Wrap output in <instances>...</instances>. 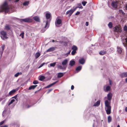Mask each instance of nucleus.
<instances>
[{
    "label": "nucleus",
    "mask_w": 127,
    "mask_h": 127,
    "mask_svg": "<svg viewBox=\"0 0 127 127\" xmlns=\"http://www.w3.org/2000/svg\"><path fill=\"white\" fill-rule=\"evenodd\" d=\"M4 48L5 45H2V46L1 48H0V57L2 56Z\"/></svg>",
    "instance_id": "9"
},
{
    "label": "nucleus",
    "mask_w": 127,
    "mask_h": 127,
    "mask_svg": "<svg viewBox=\"0 0 127 127\" xmlns=\"http://www.w3.org/2000/svg\"><path fill=\"white\" fill-rule=\"evenodd\" d=\"M125 110L126 112H127V107H126L125 108Z\"/></svg>",
    "instance_id": "62"
},
{
    "label": "nucleus",
    "mask_w": 127,
    "mask_h": 127,
    "mask_svg": "<svg viewBox=\"0 0 127 127\" xmlns=\"http://www.w3.org/2000/svg\"><path fill=\"white\" fill-rule=\"evenodd\" d=\"M64 75V74L62 73H58V78H60L62 77Z\"/></svg>",
    "instance_id": "29"
},
{
    "label": "nucleus",
    "mask_w": 127,
    "mask_h": 127,
    "mask_svg": "<svg viewBox=\"0 0 127 127\" xmlns=\"http://www.w3.org/2000/svg\"><path fill=\"white\" fill-rule=\"evenodd\" d=\"M40 54L38 52L36 53L35 55V58L36 59L37 58H38L39 57V56H40Z\"/></svg>",
    "instance_id": "27"
},
{
    "label": "nucleus",
    "mask_w": 127,
    "mask_h": 127,
    "mask_svg": "<svg viewBox=\"0 0 127 127\" xmlns=\"http://www.w3.org/2000/svg\"><path fill=\"white\" fill-rule=\"evenodd\" d=\"M120 76L122 77H124L127 76V72L123 73L120 74Z\"/></svg>",
    "instance_id": "21"
},
{
    "label": "nucleus",
    "mask_w": 127,
    "mask_h": 127,
    "mask_svg": "<svg viewBox=\"0 0 127 127\" xmlns=\"http://www.w3.org/2000/svg\"><path fill=\"white\" fill-rule=\"evenodd\" d=\"M48 28H45V26L44 27V29H42L41 30V32H44L46 30V29H47Z\"/></svg>",
    "instance_id": "40"
},
{
    "label": "nucleus",
    "mask_w": 127,
    "mask_h": 127,
    "mask_svg": "<svg viewBox=\"0 0 127 127\" xmlns=\"http://www.w3.org/2000/svg\"><path fill=\"white\" fill-rule=\"evenodd\" d=\"M58 81H57L56 82H55L51 84H50L49 85L47 86L46 87H45V88H49L50 87H51L53 85H54L57 82H58Z\"/></svg>",
    "instance_id": "17"
},
{
    "label": "nucleus",
    "mask_w": 127,
    "mask_h": 127,
    "mask_svg": "<svg viewBox=\"0 0 127 127\" xmlns=\"http://www.w3.org/2000/svg\"><path fill=\"white\" fill-rule=\"evenodd\" d=\"M13 102L11 101L9 102L8 103V105H10L11 104H12Z\"/></svg>",
    "instance_id": "53"
},
{
    "label": "nucleus",
    "mask_w": 127,
    "mask_h": 127,
    "mask_svg": "<svg viewBox=\"0 0 127 127\" xmlns=\"http://www.w3.org/2000/svg\"><path fill=\"white\" fill-rule=\"evenodd\" d=\"M118 2L116 1H112L111 3V5L114 9H116L118 7Z\"/></svg>",
    "instance_id": "5"
},
{
    "label": "nucleus",
    "mask_w": 127,
    "mask_h": 127,
    "mask_svg": "<svg viewBox=\"0 0 127 127\" xmlns=\"http://www.w3.org/2000/svg\"><path fill=\"white\" fill-rule=\"evenodd\" d=\"M55 50V47H52L47 50L46 51L47 52H51L54 51Z\"/></svg>",
    "instance_id": "13"
},
{
    "label": "nucleus",
    "mask_w": 127,
    "mask_h": 127,
    "mask_svg": "<svg viewBox=\"0 0 127 127\" xmlns=\"http://www.w3.org/2000/svg\"><path fill=\"white\" fill-rule=\"evenodd\" d=\"M75 10L76 8L71 9L67 11L66 13V14H69V16L70 17Z\"/></svg>",
    "instance_id": "8"
},
{
    "label": "nucleus",
    "mask_w": 127,
    "mask_h": 127,
    "mask_svg": "<svg viewBox=\"0 0 127 127\" xmlns=\"http://www.w3.org/2000/svg\"><path fill=\"white\" fill-rule=\"evenodd\" d=\"M23 21L26 22H30L32 21V19L30 18L23 19L22 20Z\"/></svg>",
    "instance_id": "10"
},
{
    "label": "nucleus",
    "mask_w": 127,
    "mask_h": 127,
    "mask_svg": "<svg viewBox=\"0 0 127 127\" xmlns=\"http://www.w3.org/2000/svg\"><path fill=\"white\" fill-rule=\"evenodd\" d=\"M5 121V120H4L2 121L0 123V126L2 125Z\"/></svg>",
    "instance_id": "46"
},
{
    "label": "nucleus",
    "mask_w": 127,
    "mask_h": 127,
    "mask_svg": "<svg viewBox=\"0 0 127 127\" xmlns=\"http://www.w3.org/2000/svg\"><path fill=\"white\" fill-rule=\"evenodd\" d=\"M117 51L118 52L120 53H121L122 51V49L119 47H117Z\"/></svg>",
    "instance_id": "26"
},
{
    "label": "nucleus",
    "mask_w": 127,
    "mask_h": 127,
    "mask_svg": "<svg viewBox=\"0 0 127 127\" xmlns=\"http://www.w3.org/2000/svg\"><path fill=\"white\" fill-rule=\"evenodd\" d=\"M8 126L7 125H5L3 126H1V127H7Z\"/></svg>",
    "instance_id": "56"
},
{
    "label": "nucleus",
    "mask_w": 127,
    "mask_h": 127,
    "mask_svg": "<svg viewBox=\"0 0 127 127\" xmlns=\"http://www.w3.org/2000/svg\"><path fill=\"white\" fill-rule=\"evenodd\" d=\"M45 63H43L38 68H39L41 67H42L44 64Z\"/></svg>",
    "instance_id": "47"
},
{
    "label": "nucleus",
    "mask_w": 127,
    "mask_h": 127,
    "mask_svg": "<svg viewBox=\"0 0 127 127\" xmlns=\"http://www.w3.org/2000/svg\"><path fill=\"white\" fill-rule=\"evenodd\" d=\"M124 30L125 31L127 32V26H125L124 28Z\"/></svg>",
    "instance_id": "43"
},
{
    "label": "nucleus",
    "mask_w": 127,
    "mask_h": 127,
    "mask_svg": "<svg viewBox=\"0 0 127 127\" xmlns=\"http://www.w3.org/2000/svg\"><path fill=\"white\" fill-rule=\"evenodd\" d=\"M45 77L44 76H40L39 78V79L41 81H43L45 79Z\"/></svg>",
    "instance_id": "31"
},
{
    "label": "nucleus",
    "mask_w": 127,
    "mask_h": 127,
    "mask_svg": "<svg viewBox=\"0 0 127 127\" xmlns=\"http://www.w3.org/2000/svg\"><path fill=\"white\" fill-rule=\"evenodd\" d=\"M105 53V51H101L99 52V54L101 55H103Z\"/></svg>",
    "instance_id": "38"
},
{
    "label": "nucleus",
    "mask_w": 127,
    "mask_h": 127,
    "mask_svg": "<svg viewBox=\"0 0 127 127\" xmlns=\"http://www.w3.org/2000/svg\"><path fill=\"white\" fill-rule=\"evenodd\" d=\"M56 63H51L50 64V66H51L54 67L56 64Z\"/></svg>",
    "instance_id": "36"
},
{
    "label": "nucleus",
    "mask_w": 127,
    "mask_h": 127,
    "mask_svg": "<svg viewBox=\"0 0 127 127\" xmlns=\"http://www.w3.org/2000/svg\"><path fill=\"white\" fill-rule=\"evenodd\" d=\"M51 16L50 13H46V18L44 20L43 23L45 24V28H48L49 27V25L48 24V20L50 18Z\"/></svg>",
    "instance_id": "3"
},
{
    "label": "nucleus",
    "mask_w": 127,
    "mask_h": 127,
    "mask_svg": "<svg viewBox=\"0 0 127 127\" xmlns=\"http://www.w3.org/2000/svg\"><path fill=\"white\" fill-rule=\"evenodd\" d=\"M11 101L12 102H14L15 101V100L14 99H12Z\"/></svg>",
    "instance_id": "58"
},
{
    "label": "nucleus",
    "mask_w": 127,
    "mask_h": 127,
    "mask_svg": "<svg viewBox=\"0 0 127 127\" xmlns=\"http://www.w3.org/2000/svg\"><path fill=\"white\" fill-rule=\"evenodd\" d=\"M126 9L127 10V4L126 6Z\"/></svg>",
    "instance_id": "63"
},
{
    "label": "nucleus",
    "mask_w": 127,
    "mask_h": 127,
    "mask_svg": "<svg viewBox=\"0 0 127 127\" xmlns=\"http://www.w3.org/2000/svg\"><path fill=\"white\" fill-rule=\"evenodd\" d=\"M37 85H32L29 88V90H31L32 89H34L37 86Z\"/></svg>",
    "instance_id": "22"
},
{
    "label": "nucleus",
    "mask_w": 127,
    "mask_h": 127,
    "mask_svg": "<svg viewBox=\"0 0 127 127\" xmlns=\"http://www.w3.org/2000/svg\"><path fill=\"white\" fill-rule=\"evenodd\" d=\"M103 89L104 91L105 92L109 91L111 90V87L107 85H105L104 86Z\"/></svg>",
    "instance_id": "6"
},
{
    "label": "nucleus",
    "mask_w": 127,
    "mask_h": 127,
    "mask_svg": "<svg viewBox=\"0 0 127 127\" xmlns=\"http://www.w3.org/2000/svg\"><path fill=\"white\" fill-rule=\"evenodd\" d=\"M125 81L127 82V78H126V79L125 80Z\"/></svg>",
    "instance_id": "64"
},
{
    "label": "nucleus",
    "mask_w": 127,
    "mask_h": 127,
    "mask_svg": "<svg viewBox=\"0 0 127 127\" xmlns=\"http://www.w3.org/2000/svg\"><path fill=\"white\" fill-rule=\"evenodd\" d=\"M75 61L73 60L70 61L69 63V65L72 66H73L75 64Z\"/></svg>",
    "instance_id": "18"
},
{
    "label": "nucleus",
    "mask_w": 127,
    "mask_h": 127,
    "mask_svg": "<svg viewBox=\"0 0 127 127\" xmlns=\"http://www.w3.org/2000/svg\"><path fill=\"white\" fill-rule=\"evenodd\" d=\"M61 20L60 19H58L55 22V25L57 27H59L61 26Z\"/></svg>",
    "instance_id": "7"
},
{
    "label": "nucleus",
    "mask_w": 127,
    "mask_h": 127,
    "mask_svg": "<svg viewBox=\"0 0 127 127\" xmlns=\"http://www.w3.org/2000/svg\"><path fill=\"white\" fill-rule=\"evenodd\" d=\"M108 99L109 100H106L105 102V109L107 114L109 115L111 113V107L110 106V101L112 98V96H107Z\"/></svg>",
    "instance_id": "1"
},
{
    "label": "nucleus",
    "mask_w": 127,
    "mask_h": 127,
    "mask_svg": "<svg viewBox=\"0 0 127 127\" xmlns=\"http://www.w3.org/2000/svg\"><path fill=\"white\" fill-rule=\"evenodd\" d=\"M86 26H87L88 25V22H86Z\"/></svg>",
    "instance_id": "57"
},
{
    "label": "nucleus",
    "mask_w": 127,
    "mask_h": 127,
    "mask_svg": "<svg viewBox=\"0 0 127 127\" xmlns=\"http://www.w3.org/2000/svg\"><path fill=\"white\" fill-rule=\"evenodd\" d=\"M82 67L81 66H78L76 68V70L77 73L81 69Z\"/></svg>",
    "instance_id": "20"
},
{
    "label": "nucleus",
    "mask_w": 127,
    "mask_h": 127,
    "mask_svg": "<svg viewBox=\"0 0 127 127\" xmlns=\"http://www.w3.org/2000/svg\"><path fill=\"white\" fill-rule=\"evenodd\" d=\"M108 120V123H110L111 121H112V118L110 116H109L107 118Z\"/></svg>",
    "instance_id": "30"
},
{
    "label": "nucleus",
    "mask_w": 127,
    "mask_h": 127,
    "mask_svg": "<svg viewBox=\"0 0 127 127\" xmlns=\"http://www.w3.org/2000/svg\"><path fill=\"white\" fill-rule=\"evenodd\" d=\"M72 49L73 50H76L77 49V47L75 46H73L72 47Z\"/></svg>",
    "instance_id": "34"
},
{
    "label": "nucleus",
    "mask_w": 127,
    "mask_h": 127,
    "mask_svg": "<svg viewBox=\"0 0 127 127\" xmlns=\"http://www.w3.org/2000/svg\"><path fill=\"white\" fill-rule=\"evenodd\" d=\"M22 74V73L21 72H18L14 76L15 77H17L20 74Z\"/></svg>",
    "instance_id": "33"
},
{
    "label": "nucleus",
    "mask_w": 127,
    "mask_h": 127,
    "mask_svg": "<svg viewBox=\"0 0 127 127\" xmlns=\"http://www.w3.org/2000/svg\"><path fill=\"white\" fill-rule=\"evenodd\" d=\"M112 95V94H111V93H109L107 95Z\"/></svg>",
    "instance_id": "60"
},
{
    "label": "nucleus",
    "mask_w": 127,
    "mask_h": 127,
    "mask_svg": "<svg viewBox=\"0 0 127 127\" xmlns=\"http://www.w3.org/2000/svg\"><path fill=\"white\" fill-rule=\"evenodd\" d=\"M16 90L15 89H14L11 91H10L9 93V95H13L14 94V93L16 92Z\"/></svg>",
    "instance_id": "24"
},
{
    "label": "nucleus",
    "mask_w": 127,
    "mask_h": 127,
    "mask_svg": "<svg viewBox=\"0 0 127 127\" xmlns=\"http://www.w3.org/2000/svg\"><path fill=\"white\" fill-rule=\"evenodd\" d=\"M119 11L120 13H121L123 15H124V14H125L123 12V11L122 10H119Z\"/></svg>",
    "instance_id": "45"
},
{
    "label": "nucleus",
    "mask_w": 127,
    "mask_h": 127,
    "mask_svg": "<svg viewBox=\"0 0 127 127\" xmlns=\"http://www.w3.org/2000/svg\"><path fill=\"white\" fill-rule=\"evenodd\" d=\"M11 101L12 102H14L15 101V100L14 99H12Z\"/></svg>",
    "instance_id": "59"
},
{
    "label": "nucleus",
    "mask_w": 127,
    "mask_h": 127,
    "mask_svg": "<svg viewBox=\"0 0 127 127\" xmlns=\"http://www.w3.org/2000/svg\"><path fill=\"white\" fill-rule=\"evenodd\" d=\"M24 32H22L20 34V36H21V37L22 38H24Z\"/></svg>",
    "instance_id": "39"
},
{
    "label": "nucleus",
    "mask_w": 127,
    "mask_h": 127,
    "mask_svg": "<svg viewBox=\"0 0 127 127\" xmlns=\"http://www.w3.org/2000/svg\"><path fill=\"white\" fill-rule=\"evenodd\" d=\"M100 103V101L98 100L94 103L93 106H98L99 105Z\"/></svg>",
    "instance_id": "19"
},
{
    "label": "nucleus",
    "mask_w": 127,
    "mask_h": 127,
    "mask_svg": "<svg viewBox=\"0 0 127 127\" xmlns=\"http://www.w3.org/2000/svg\"><path fill=\"white\" fill-rule=\"evenodd\" d=\"M80 12L79 11L77 12L76 13H75V15H78L80 14Z\"/></svg>",
    "instance_id": "49"
},
{
    "label": "nucleus",
    "mask_w": 127,
    "mask_h": 127,
    "mask_svg": "<svg viewBox=\"0 0 127 127\" xmlns=\"http://www.w3.org/2000/svg\"><path fill=\"white\" fill-rule=\"evenodd\" d=\"M76 53L75 50H73L72 51L71 53V54L72 55H74Z\"/></svg>",
    "instance_id": "44"
},
{
    "label": "nucleus",
    "mask_w": 127,
    "mask_h": 127,
    "mask_svg": "<svg viewBox=\"0 0 127 127\" xmlns=\"http://www.w3.org/2000/svg\"><path fill=\"white\" fill-rule=\"evenodd\" d=\"M85 60L83 58H81L79 60V63L81 64H83L85 63Z\"/></svg>",
    "instance_id": "11"
},
{
    "label": "nucleus",
    "mask_w": 127,
    "mask_h": 127,
    "mask_svg": "<svg viewBox=\"0 0 127 127\" xmlns=\"http://www.w3.org/2000/svg\"><path fill=\"white\" fill-rule=\"evenodd\" d=\"M33 20L36 22H39L40 21L39 17L38 16L34 17H33Z\"/></svg>",
    "instance_id": "14"
},
{
    "label": "nucleus",
    "mask_w": 127,
    "mask_h": 127,
    "mask_svg": "<svg viewBox=\"0 0 127 127\" xmlns=\"http://www.w3.org/2000/svg\"><path fill=\"white\" fill-rule=\"evenodd\" d=\"M38 81L36 80L34 81L33 82V83L34 84H38Z\"/></svg>",
    "instance_id": "42"
},
{
    "label": "nucleus",
    "mask_w": 127,
    "mask_h": 127,
    "mask_svg": "<svg viewBox=\"0 0 127 127\" xmlns=\"http://www.w3.org/2000/svg\"><path fill=\"white\" fill-rule=\"evenodd\" d=\"M74 86L73 85H72L71 87V89L72 90H73L74 89Z\"/></svg>",
    "instance_id": "50"
},
{
    "label": "nucleus",
    "mask_w": 127,
    "mask_h": 127,
    "mask_svg": "<svg viewBox=\"0 0 127 127\" xmlns=\"http://www.w3.org/2000/svg\"><path fill=\"white\" fill-rule=\"evenodd\" d=\"M96 122H95V123H94L93 124V127H95V126H96L95 125V123H96Z\"/></svg>",
    "instance_id": "48"
},
{
    "label": "nucleus",
    "mask_w": 127,
    "mask_h": 127,
    "mask_svg": "<svg viewBox=\"0 0 127 127\" xmlns=\"http://www.w3.org/2000/svg\"><path fill=\"white\" fill-rule=\"evenodd\" d=\"M68 53H64V54H63V56L64 58L68 56Z\"/></svg>",
    "instance_id": "37"
},
{
    "label": "nucleus",
    "mask_w": 127,
    "mask_h": 127,
    "mask_svg": "<svg viewBox=\"0 0 127 127\" xmlns=\"http://www.w3.org/2000/svg\"><path fill=\"white\" fill-rule=\"evenodd\" d=\"M126 41L127 44V38H126ZM123 45H124V46L125 47H126V49H127V44H126L124 43H123Z\"/></svg>",
    "instance_id": "32"
},
{
    "label": "nucleus",
    "mask_w": 127,
    "mask_h": 127,
    "mask_svg": "<svg viewBox=\"0 0 127 127\" xmlns=\"http://www.w3.org/2000/svg\"><path fill=\"white\" fill-rule=\"evenodd\" d=\"M17 96H15L14 97H12V98H14L16 100H17L16 98H17Z\"/></svg>",
    "instance_id": "54"
},
{
    "label": "nucleus",
    "mask_w": 127,
    "mask_h": 127,
    "mask_svg": "<svg viewBox=\"0 0 127 127\" xmlns=\"http://www.w3.org/2000/svg\"><path fill=\"white\" fill-rule=\"evenodd\" d=\"M83 8V7L82 5L80 3H79L78 4L77 6L75 7L74 8H76V10L77 8L82 9Z\"/></svg>",
    "instance_id": "23"
},
{
    "label": "nucleus",
    "mask_w": 127,
    "mask_h": 127,
    "mask_svg": "<svg viewBox=\"0 0 127 127\" xmlns=\"http://www.w3.org/2000/svg\"><path fill=\"white\" fill-rule=\"evenodd\" d=\"M3 99V98L2 97H0V101L2 100V99Z\"/></svg>",
    "instance_id": "61"
},
{
    "label": "nucleus",
    "mask_w": 127,
    "mask_h": 127,
    "mask_svg": "<svg viewBox=\"0 0 127 127\" xmlns=\"http://www.w3.org/2000/svg\"><path fill=\"white\" fill-rule=\"evenodd\" d=\"M82 3L83 6H84L87 3V2L85 1H82Z\"/></svg>",
    "instance_id": "41"
},
{
    "label": "nucleus",
    "mask_w": 127,
    "mask_h": 127,
    "mask_svg": "<svg viewBox=\"0 0 127 127\" xmlns=\"http://www.w3.org/2000/svg\"><path fill=\"white\" fill-rule=\"evenodd\" d=\"M56 65L57 66L58 68L61 69H65L66 68L65 67H63L62 66L58 64H56Z\"/></svg>",
    "instance_id": "15"
},
{
    "label": "nucleus",
    "mask_w": 127,
    "mask_h": 127,
    "mask_svg": "<svg viewBox=\"0 0 127 127\" xmlns=\"http://www.w3.org/2000/svg\"><path fill=\"white\" fill-rule=\"evenodd\" d=\"M6 111L5 110H4L3 111V114H2L3 116L4 115V114H5Z\"/></svg>",
    "instance_id": "51"
},
{
    "label": "nucleus",
    "mask_w": 127,
    "mask_h": 127,
    "mask_svg": "<svg viewBox=\"0 0 127 127\" xmlns=\"http://www.w3.org/2000/svg\"><path fill=\"white\" fill-rule=\"evenodd\" d=\"M109 84L110 85H111L112 84V82L110 80H109Z\"/></svg>",
    "instance_id": "52"
},
{
    "label": "nucleus",
    "mask_w": 127,
    "mask_h": 127,
    "mask_svg": "<svg viewBox=\"0 0 127 127\" xmlns=\"http://www.w3.org/2000/svg\"><path fill=\"white\" fill-rule=\"evenodd\" d=\"M9 9L8 3L6 0L0 5V13L2 12H8Z\"/></svg>",
    "instance_id": "2"
},
{
    "label": "nucleus",
    "mask_w": 127,
    "mask_h": 127,
    "mask_svg": "<svg viewBox=\"0 0 127 127\" xmlns=\"http://www.w3.org/2000/svg\"><path fill=\"white\" fill-rule=\"evenodd\" d=\"M6 30H9L10 29V25H6L5 27V29Z\"/></svg>",
    "instance_id": "25"
},
{
    "label": "nucleus",
    "mask_w": 127,
    "mask_h": 127,
    "mask_svg": "<svg viewBox=\"0 0 127 127\" xmlns=\"http://www.w3.org/2000/svg\"><path fill=\"white\" fill-rule=\"evenodd\" d=\"M52 90V89H51L50 90H49L47 92V93H49L50 91H51Z\"/></svg>",
    "instance_id": "55"
},
{
    "label": "nucleus",
    "mask_w": 127,
    "mask_h": 127,
    "mask_svg": "<svg viewBox=\"0 0 127 127\" xmlns=\"http://www.w3.org/2000/svg\"><path fill=\"white\" fill-rule=\"evenodd\" d=\"M114 30L115 31L117 32H121V28L118 26L114 28Z\"/></svg>",
    "instance_id": "12"
},
{
    "label": "nucleus",
    "mask_w": 127,
    "mask_h": 127,
    "mask_svg": "<svg viewBox=\"0 0 127 127\" xmlns=\"http://www.w3.org/2000/svg\"><path fill=\"white\" fill-rule=\"evenodd\" d=\"M1 35L0 37L3 40H5L7 38V37L6 32L3 31H1L0 32Z\"/></svg>",
    "instance_id": "4"
},
{
    "label": "nucleus",
    "mask_w": 127,
    "mask_h": 127,
    "mask_svg": "<svg viewBox=\"0 0 127 127\" xmlns=\"http://www.w3.org/2000/svg\"><path fill=\"white\" fill-rule=\"evenodd\" d=\"M108 26L110 28H111L112 27V23L111 22H109L108 25Z\"/></svg>",
    "instance_id": "35"
},
{
    "label": "nucleus",
    "mask_w": 127,
    "mask_h": 127,
    "mask_svg": "<svg viewBox=\"0 0 127 127\" xmlns=\"http://www.w3.org/2000/svg\"><path fill=\"white\" fill-rule=\"evenodd\" d=\"M29 1H25L23 3V4L24 6H27L29 4Z\"/></svg>",
    "instance_id": "28"
},
{
    "label": "nucleus",
    "mask_w": 127,
    "mask_h": 127,
    "mask_svg": "<svg viewBox=\"0 0 127 127\" xmlns=\"http://www.w3.org/2000/svg\"><path fill=\"white\" fill-rule=\"evenodd\" d=\"M68 62V60L67 59H65L62 62V64L63 65H65Z\"/></svg>",
    "instance_id": "16"
}]
</instances>
